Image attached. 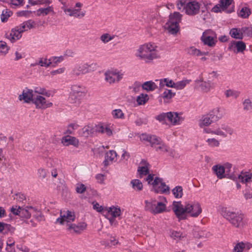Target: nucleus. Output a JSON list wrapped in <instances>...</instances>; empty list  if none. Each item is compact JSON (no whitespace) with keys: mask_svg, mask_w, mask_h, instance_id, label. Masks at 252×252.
<instances>
[{"mask_svg":"<svg viewBox=\"0 0 252 252\" xmlns=\"http://www.w3.org/2000/svg\"><path fill=\"white\" fill-rule=\"evenodd\" d=\"M172 210L179 220H185L187 218V214L192 217H197L202 212V208L199 203H187L185 207L181 202L174 201Z\"/></svg>","mask_w":252,"mask_h":252,"instance_id":"obj_1","label":"nucleus"},{"mask_svg":"<svg viewBox=\"0 0 252 252\" xmlns=\"http://www.w3.org/2000/svg\"><path fill=\"white\" fill-rule=\"evenodd\" d=\"M45 21L42 20L33 21L28 20L24 22L19 26L12 29L9 33L5 34V37L8 39L12 43L20 39L22 37V33L29 29L35 28L39 26H43Z\"/></svg>","mask_w":252,"mask_h":252,"instance_id":"obj_2","label":"nucleus"},{"mask_svg":"<svg viewBox=\"0 0 252 252\" xmlns=\"http://www.w3.org/2000/svg\"><path fill=\"white\" fill-rule=\"evenodd\" d=\"M156 48L157 46L154 44H143L137 50L135 56L146 63H151L154 59H157L159 57Z\"/></svg>","mask_w":252,"mask_h":252,"instance_id":"obj_3","label":"nucleus"},{"mask_svg":"<svg viewBox=\"0 0 252 252\" xmlns=\"http://www.w3.org/2000/svg\"><path fill=\"white\" fill-rule=\"evenodd\" d=\"M177 8L189 15H195L199 13L200 4L196 0H178L176 2Z\"/></svg>","mask_w":252,"mask_h":252,"instance_id":"obj_4","label":"nucleus"},{"mask_svg":"<svg viewBox=\"0 0 252 252\" xmlns=\"http://www.w3.org/2000/svg\"><path fill=\"white\" fill-rule=\"evenodd\" d=\"M220 214L233 226L236 228H241L243 226L244 224L243 214L238 212L231 211L225 207H222L221 208Z\"/></svg>","mask_w":252,"mask_h":252,"instance_id":"obj_5","label":"nucleus"},{"mask_svg":"<svg viewBox=\"0 0 252 252\" xmlns=\"http://www.w3.org/2000/svg\"><path fill=\"white\" fill-rule=\"evenodd\" d=\"M95 68L96 64L95 63H82L76 64L73 68L71 73L73 77H77L89 73Z\"/></svg>","mask_w":252,"mask_h":252,"instance_id":"obj_6","label":"nucleus"},{"mask_svg":"<svg viewBox=\"0 0 252 252\" xmlns=\"http://www.w3.org/2000/svg\"><path fill=\"white\" fill-rule=\"evenodd\" d=\"M85 89L81 85H73L71 87V92L69 97L72 103H79L80 98L84 95Z\"/></svg>","mask_w":252,"mask_h":252,"instance_id":"obj_7","label":"nucleus"},{"mask_svg":"<svg viewBox=\"0 0 252 252\" xmlns=\"http://www.w3.org/2000/svg\"><path fill=\"white\" fill-rule=\"evenodd\" d=\"M17 207V206L15 207H12L11 208V211L13 214L22 218H29L32 214L36 211V209L32 206L23 207L19 206L18 208Z\"/></svg>","mask_w":252,"mask_h":252,"instance_id":"obj_8","label":"nucleus"},{"mask_svg":"<svg viewBox=\"0 0 252 252\" xmlns=\"http://www.w3.org/2000/svg\"><path fill=\"white\" fill-rule=\"evenodd\" d=\"M156 119L160 122L168 120L170 122L174 125H178L182 121V119L178 116L176 112H167L163 113L156 117Z\"/></svg>","mask_w":252,"mask_h":252,"instance_id":"obj_9","label":"nucleus"},{"mask_svg":"<svg viewBox=\"0 0 252 252\" xmlns=\"http://www.w3.org/2000/svg\"><path fill=\"white\" fill-rule=\"evenodd\" d=\"M75 215L74 211L69 210H61L60 211V217L56 220V222L61 224H63L66 222L67 226L75 220Z\"/></svg>","mask_w":252,"mask_h":252,"instance_id":"obj_10","label":"nucleus"},{"mask_svg":"<svg viewBox=\"0 0 252 252\" xmlns=\"http://www.w3.org/2000/svg\"><path fill=\"white\" fill-rule=\"evenodd\" d=\"M104 75L105 81L110 84L119 82L123 77V73L117 70H107Z\"/></svg>","mask_w":252,"mask_h":252,"instance_id":"obj_11","label":"nucleus"},{"mask_svg":"<svg viewBox=\"0 0 252 252\" xmlns=\"http://www.w3.org/2000/svg\"><path fill=\"white\" fill-rule=\"evenodd\" d=\"M217 36L216 34L212 30L205 31L201 37V39L204 44L210 47L214 46L216 42Z\"/></svg>","mask_w":252,"mask_h":252,"instance_id":"obj_12","label":"nucleus"},{"mask_svg":"<svg viewBox=\"0 0 252 252\" xmlns=\"http://www.w3.org/2000/svg\"><path fill=\"white\" fill-rule=\"evenodd\" d=\"M181 21V17H169V19L166 24V27L168 32L175 34L179 31V23Z\"/></svg>","mask_w":252,"mask_h":252,"instance_id":"obj_13","label":"nucleus"},{"mask_svg":"<svg viewBox=\"0 0 252 252\" xmlns=\"http://www.w3.org/2000/svg\"><path fill=\"white\" fill-rule=\"evenodd\" d=\"M153 189L156 192L166 193L169 191V187L162 182L161 178L156 177L152 183Z\"/></svg>","mask_w":252,"mask_h":252,"instance_id":"obj_14","label":"nucleus"},{"mask_svg":"<svg viewBox=\"0 0 252 252\" xmlns=\"http://www.w3.org/2000/svg\"><path fill=\"white\" fill-rule=\"evenodd\" d=\"M246 48V44L243 41L233 40L229 44L228 49L235 53H243Z\"/></svg>","mask_w":252,"mask_h":252,"instance_id":"obj_15","label":"nucleus"},{"mask_svg":"<svg viewBox=\"0 0 252 252\" xmlns=\"http://www.w3.org/2000/svg\"><path fill=\"white\" fill-rule=\"evenodd\" d=\"M32 102L35 105L36 108L41 109H45L52 105L51 102H48L44 97L40 95H35Z\"/></svg>","mask_w":252,"mask_h":252,"instance_id":"obj_16","label":"nucleus"},{"mask_svg":"<svg viewBox=\"0 0 252 252\" xmlns=\"http://www.w3.org/2000/svg\"><path fill=\"white\" fill-rule=\"evenodd\" d=\"M233 1V0H220L219 4L213 7L211 9V11L215 13L221 12V11H227V7L231 5Z\"/></svg>","mask_w":252,"mask_h":252,"instance_id":"obj_17","label":"nucleus"},{"mask_svg":"<svg viewBox=\"0 0 252 252\" xmlns=\"http://www.w3.org/2000/svg\"><path fill=\"white\" fill-rule=\"evenodd\" d=\"M96 126L87 125L84 126L78 131V134L83 137L88 138L93 136L95 133Z\"/></svg>","mask_w":252,"mask_h":252,"instance_id":"obj_18","label":"nucleus"},{"mask_svg":"<svg viewBox=\"0 0 252 252\" xmlns=\"http://www.w3.org/2000/svg\"><path fill=\"white\" fill-rule=\"evenodd\" d=\"M175 93L172 90L165 89L163 93L158 97V101L160 103L167 104L171 101L172 98L175 95Z\"/></svg>","mask_w":252,"mask_h":252,"instance_id":"obj_19","label":"nucleus"},{"mask_svg":"<svg viewBox=\"0 0 252 252\" xmlns=\"http://www.w3.org/2000/svg\"><path fill=\"white\" fill-rule=\"evenodd\" d=\"M86 223L83 222H80L77 224L71 223L68 224L67 229L71 233L80 234L86 228Z\"/></svg>","mask_w":252,"mask_h":252,"instance_id":"obj_20","label":"nucleus"},{"mask_svg":"<svg viewBox=\"0 0 252 252\" xmlns=\"http://www.w3.org/2000/svg\"><path fill=\"white\" fill-rule=\"evenodd\" d=\"M82 5V3L78 2L75 4V7L77 8H63V11L66 14L67 12H69V16H84L85 12L81 11L80 9Z\"/></svg>","mask_w":252,"mask_h":252,"instance_id":"obj_21","label":"nucleus"},{"mask_svg":"<svg viewBox=\"0 0 252 252\" xmlns=\"http://www.w3.org/2000/svg\"><path fill=\"white\" fill-rule=\"evenodd\" d=\"M35 94H33V91L27 88L23 90L22 94L19 95V99L24 100L25 102L28 103L31 101L33 102V99Z\"/></svg>","mask_w":252,"mask_h":252,"instance_id":"obj_22","label":"nucleus"},{"mask_svg":"<svg viewBox=\"0 0 252 252\" xmlns=\"http://www.w3.org/2000/svg\"><path fill=\"white\" fill-rule=\"evenodd\" d=\"M140 140L144 143H149L152 147L155 146V143H158V137L156 135L143 133L140 136Z\"/></svg>","mask_w":252,"mask_h":252,"instance_id":"obj_23","label":"nucleus"},{"mask_svg":"<svg viewBox=\"0 0 252 252\" xmlns=\"http://www.w3.org/2000/svg\"><path fill=\"white\" fill-rule=\"evenodd\" d=\"M62 143L65 146L73 145L75 147H78L79 145V140L75 137L70 135H66L63 136L61 140Z\"/></svg>","mask_w":252,"mask_h":252,"instance_id":"obj_24","label":"nucleus"},{"mask_svg":"<svg viewBox=\"0 0 252 252\" xmlns=\"http://www.w3.org/2000/svg\"><path fill=\"white\" fill-rule=\"evenodd\" d=\"M212 170L214 173L219 179L226 177L225 173V167L220 165H215L213 166Z\"/></svg>","mask_w":252,"mask_h":252,"instance_id":"obj_25","label":"nucleus"},{"mask_svg":"<svg viewBox=\"0 0 252 252\" xmlns=\"http://www.w3.org/2000/svg\"><path fill=\"white\" fill-rule=\"evenodd\" d=\"M117 156V154L114 150H110L107 152L105 157V160L103 162L104 165L107 166L109 164L110 162L115 161Z\"/></svg>","mask_w":252,"mask_h":252,"instance_id":"obj_26","label":"nucleus"},{"mask_svg":"<svg viewBox=\"0 0 252 252\" xmlns=\"http://www.w3.org/2000/svg\"><path fill=\"white\" fill-rule=\"evenodd\" d=\"M158 143H155L154 147L157 151H160L162 153H165L169 152V147L162 142L160 138H158Z\"/></svg>","mask_w":252,"mask_h":252,"instance_id":"obj_27","label":"nucleus"},{"mask_svg":"<svg viewBox=\"0 0 252 252\" xmlns=\"http://www.w3.org/2000/svg\"><path fill=\"white\" fill-rule=\"evenodd\" d=\"M209 114L213 118V120H214L215 122H216L221 119L223 115L222 110L219 108H216L213 109Z\"/></svg>","mask_w":252,"mask_h":252,"instance_id":"obj_28","label":"nucleus"},{"mask_svg":"<svg viewBox=\"0 0 252 252\" xmlns=\"http://www.w3.org/2000/svg\"><path fill=\"white\" fill-rule=\"evenodd\" d=\"M252 175L248 172H243L237 176V178L235 179L239 180V181L242 183H247L251 182Z\"/></svg>","mask_w":252,"mask_h":252,"instance_id":"obj_29","label":"nucleus"},{"mask_svg":"<svg viewBox=\"0 0 252 252\" xmlns=\"http://www.w3.org/2000/svg\"><path fill=\"white\" fill-rule=\"evenodd\" d=\"M230 36L235 39H242L243 38L241 28H233L229 32Z\"/></svg>","mask_w":252,"mask_h":252,"instance_id":"obj_30","label":"nucleus"},{"mask_svg":"<svg viewBox=\"0 0 252 252\" xmlns=\"http://www.w3.org/2000/svg\"><path fill=\"white\" fill-rule=\"evenodd\" d=\"M213 122H215V121L214 120H213V118L209 113L204 116L202 118V119L201 120L199 124V126L200 127H203L204 126H208Z\"/></svg>","mask_w":252,"mask_h":252,"instance_id":"obj_31","label":"nucleus"},{"mask_svg":"<svg viewBox=\"0 0 252 252\" xmlns=\"http://www.w3.org/2000/svg\"><path fill=\"white\" fill-rule=\"evenodd\" d=\"M108 214L111 217H118L122 214L121 209L119 207L112 206L108 209Z\"/></svg>","mask_w":252,"mask_h":252,"instance_id":"obj_32","label":"nucleus"},{"mask_svg":"<svg viewBox=\"0 0 252 252\" xmlns=\"http://www.w3.org/2000/svg\"><path fill=\"white\" fill-rule=\"evenodd\" d=\"M159 81L160 89L163 88L164 86L174 88L175 82L173 80H170L169 78L161 79H160Z\"/></svg>","mask_w":252,"mask_h":252,"instance_id":"obj_33","label":"nucleus"},{"mask_svg":"<svg viewBox=\"0 0 252 252\" xmlns=\"http://www.w3.org/2000/svg\"><path fill=\"white\" fill-rule=\"evenodd\" d=\"M166 210V205L161 202H156V205L155 206L154 214H160Z\"/></svg>","mask_w":252,"mask_h":252,"instance_id":"obj_34","label":"nucleus"},{"mask_svg":"<svg viewBox=\"0 0 252 252\" xmlns=\"http://www.w3.org/2000/svg\"><path fill=\"white\" fill-rule=\"evenodd\" d=\"M145 210L154 214L155 206L156 205V201L153 199H152L150 201L145 200Z\"/></svg>","mask_w":252,"mask_h":252,"instance_id":"obj_35","label":"nucleus"},{"mask_svg":"<svg viewBox=\"0 0 252 252\" xmlns=\"http://www.w3.org/2000/svg\"><path fill=\"white\" fill-rule=\"evenodd\" d=\"M142 89L147 91H153L157 88V85L152 81H147L144 83L142 86Z\"/></svg>","mask_w":252,"mask_h":252,"instance_id":"obj_36","label":"nucleus"},{"mask_svg":"<svg viewBox=\"0 0 252 252\" xmlns=\"http://www.w3.org/2000/svg\"><path fill=\"white\" fill-rule=\"evenodd\" d=\"M223 167H225V173L226 177L229 178L233 180H235V179L237 178V176L230 174V169L232 167V164L227 163L224 164Z\"/></svg>","mask_w":252,"mask_h":252,"instance_id":"obj_37","label":"nucleus"},{"mask_svg":"<svg viewBox=\"0 0 252 252\" xmlns=\"http://www.w3.org/2000/svg\"><path fill=\"white\" fill-rule=\"evenodd\" d=\"M187 52L189 55L193 56H200L205 55L204 53L192 46L188 48Z\"/></svg>","mask_w":252,"mask_h":252,"instance_id":"obj_38","label":"nucleus"},{"mask_svg":"<svg viewBox=\"0 0 252 252\" xmlns=\"http://www.w3.org/2000/svg\"><path fill=\"white\" fill-rule=\"evenodd\" d=\"M242 105L244 111L252 112V102L250 99H245L243 101Z\"/></svg>","mask_w":252,"mask_h":252,"instance_id":"obj_39","label":"nucleus"},{"mask_svg":"<svg viewBox=\"0 0 252 252\" xmlns=\"http://www.w3.org/2000/svg\"><path fill=\"white\" fill-rule=\"evenodd\" d=\"M204 131L207 133H212L222 136L223 137H226V134L222 131L220 128H218L215 130H212L211 128L204 129Z\"/></svg>","mask_w":252,"mask_h":252,"instance_id":"obj_40","label":"nucleus"},{"mask_svg":"<svg viewBox=\"0 0 252 252\" xmlns=\"http://www.w3.org/2000/svg\"><path fill=\"white\" fill-rule=\"evenodd\" d=\"M190 80H184L181 81L177 82L176 83H175L174 88H175L177 90L183 89L187 84L190 83Z\"/></svg>","mask_w":252,"mask_h":252,"instance_id":"obj_41","label":"nucleus"},{"mask_svg":"<svg viewBox=\"0 0 252 252\" xmlns=\"http://www.w3.org/2000/svg\"><path fill=\"white\" fill-rule=\"evenodd\" d=\"M148 164H149L146 161H144V166L138 167L137 171L140 177L142 175H146L149 174V169L147 166Z\"/></svg>","mask_w":252,"mask_h":252,"instance_id":"obj_42","label":"nucleus"},{"mask_svg":"<svg viewBox=\"0 0 252 252\" xmlns=\"http://www.w3.org/2000/svg\"><path fill=\"white\" fill-rule=\"evenodd\" d=\"M130 184L132 185L133 189L136 190L140 191L143 188L142 183L138 179L132 180Z\"/></svg>","mask_w":252,"mask_h":252,"instance_id":"obj_43","label":"nucleus"},{"mask_svg":"<svg viewBox=\"0 0 252 252\" xmlns=\"http://www.w3.org/2000/svg\"><path fill=\"white\" fill-rule=\"evenodd\" d=\"M149 100V96L147 94H141L137 96L136 101L139 105H144Z\"/></svg>","mask_w":252,"mask_h":252,"instance_id":"obj_44","label":"nucleus"},{"mask_svg":"<svg viewBox=\"0 0 252 252\" xmlns=\"http://www.w3.org/2000/svg\"><path fill=\"white\" fill-rule=\"evenodd\" d=\"M238 16H250L251 14V9L247 6H243L239 8Z\"/></svg>","mask_w":252,"mask_h":252,"instance_id":"obj_45","label":"nucleus"},{"mask_svg":"<svg viewBox=\"0 0 252 252\" xmlns=\"http://www.w3.org/2000/svg\"><path fill=\"white\" fill-rule=\"evenodd\" d=\"M224 94L226 97H232L234 98H236L239 95L240 93L236 91L228 90L225 91Z\"/></svg>","mask_w":252,"mask_h":252,"instance_id":"obj_46","label":"nucleus"},{"mask_svg":"<svg viewBox=\"0 0 252 252\" xmlns=\"http://www.w3.org/2000/svg\"><path fill=\"white\" fill-rule=\"evenodd\" d=\"M172 193L176 198H181L183 195V189L181 186H177L172 189Z\"/></svg>","mask_w":252,"mask_h":252,"instance_id":"obj_47","label":"nucleus"},{"mask_svg":"<svg viewBox=\"0 0 252 252\" xmlns=\"http://www.w3.org/2000/svg\"><path fill=\"white\" fill-rule=\"evenodd\" d=\"M241 31L243 34V37L244 36H247L248 37H252V27H244L241 28Z\"/></svg>","mask_w":252,"mask_h":252,"instance_id":"obj_48","label":"nucleus"},{"mask_svg":"<svg viewBox=\"0 0 252 252\" xmlns=\"http://www.w3.org/2000/svg\"><path fill=\"white\" fill-rule=\"evenodd\" d=\"M112 115L113 117L115 119H124V114L122 112V111L120 109H115L112 111Z\"/></svg>","mask_w":252,"mask_h":252,"instance_id":"obj_49","label":"nucleus"},{"mask_svg":"<svg viewBox=\"0 0 252 252\" xmlns=\"http://www.w3.org/2000/svg\"><path fill=\"white\" fill-rule=\"evenodd\" d=\"M206 142L207 143L208 145L212 148L219 147L220 145L219 141L214 138H209L206 140Z\"/></svg>","mask_w":252,"mask_h":252,"instance_id":"obj_50","label":"nucleus"},{"mask_svg":"<svg viewBox=\"0 0 252 252\" xmlns=\"http://www.w3.org/2000/svg\"><path fill=\"white\" fill-rule=\"evenodd\" d=\"M8 51V47L5 42L0 41V55H5Z\"/></svg>","mask_w":252,"mask_h":252,"instance_id":"obj_51","label":"nucleus"},{"mask_svg":"<svg viewBox=\"0 0 252 252\" xmlns=\"http://www.w3.org/2000/svg\"><path fill=\"white\" fill-rule=\"evenodd\" d=\"M114 38V35H111L109 33H104L101 35L100 39L102 42L106 43L113 39Z\"/></svg>","mask_w":252,"mask_h":252,"instance_id":"obj_52","label":"nucleus"},{"mask_svg":"<svg viewBox=\"0 0 252 252\" xmlns=\"http://www.w3.org/2000/svg\"><path fill=\"white\" fill-rule=\"evenodd\" d=\"M79 127V125L76 124H71L69 125L66 130V133L68 134H73L74 130Z\"/></svg>","mask_w":252,"mask_h":252,"instance_id":"obj_53","label":"nucleus"},{"mask_svg":"<svg viewBox=\"0 0 252 252\" xmlns=\"http://www.w3.org/2000/svg\"><path fill=\"white\" fill-rule=\"evenodd\" d=\"M220 128L226 135L227 134H228L229 135H231L233 133V129L231 127L227 125H222L221 127Z\"/></svg>","mask_w":252,"mask_h":252,"instance_id":"obj_54","label":"nucleus"},{"mask_svg":"<svg viewBox=\"0 0 252 252\" xmlns=\"http://www.w3.org/2000/svg\"><path fill=\"white\" fill-rule=\"evenodd\" d=\"M201 89L205 92H208L211 87V83L209 82L202 81L200 85Z\"/></svg>","mask_w":252,"mask_h":252,"instance_id":"obj_55","label":"nucleus"},{"mask_svg":"<svg viewBox=\"0 0 252 252\" xmlns=\"http://www.w3.org/2000/svg\"><path fill=\"white\" fill-rule=\"evenodd\" d=\"M37 174L38 178L42 180L46 177L47 173L45 169L41 168L38 169Z\"/></svg>","mask_w":252,"mask_h":252,"instance_id":"obj_56","label":"nucleus"},{"mask_svg":"<svg viewBox=\"0 0 252 252\" xmlns=\"http://www.w3.org/2000/svg\"><path fill=\"white\" fill-rule=\"evenodd\" d=\"M52 63L51 60H47L46 59H44V60L41 59L38 63H36V64H39L41 66L48 67Z\"/></svg>","mask_w":252,"mask_h":252,"instance_id":"obj_57","label":"nucleus"},{"mask_svg":"<svg viewBox=\"0 0 252 252\" xmlns=\"http://www.w3.org/2000/svg\"><path fill=\"white\" fill-rule=\"evenodd\" d=\"M34 92L35 93L38 94V95L44 94L47 96H49L50 95V94L46 92V90L44 88L36 87L34 89Z\"/></svg>","mask_w":252,"mask_h":252,"instance_id":"obj_58","label":"nucleus"},{"mask_svg":"<svg viewBox=\"0 0 252 252\" xmlns=\"http://www.w3.org/2000/svg\"><path fill=\"white\" fill-rule=\"evenodd\" d=\"M86 190V187L83 184H78L76 185V191L78 193H83Z\"/></svg>","mask_w":252,"mask_h":252,"instance_id":"obj_59","label":"nucleus"},{"mask_svg":"<svg viewBox=\"0 0 252 252\" xmlns=\"http://www.w3.org/2000/svg\"><path fill=\"white\" fill-rule=\"evenodd\" d=\"M38 12H40V14H42L43 15H47L53 12V8L51 6H49L45 8L39 9Z\"/></svg>","mask_w":252,"mask_h":252,"instance_id":"obj_60","label":"nucleus"},{"mask_svg":"<svg viewBox=\"0 0 252 252\" xmlns=\"http://www.w3.org/2000/svg\"><path fill=\"white\" fill-rule=\"evenodd\" d=\"M243 242L238 243L234 247L232 252H243L244 249L243 247Z\"/></svg>","mask_w":252,"mask_h":252,"instance_id":"obj_61","label":"nucleus"},{"mask_svg":"<svg viewBox=\"0 0 252 252\" xmlns=\"http://www.w3.org/2000/svg\"><path fill=\"white\" fill-rule=\"evenodd\" d=\"M14 199L17 202L23 203L24 201L26 200V196L23 194L19 193L15 195Z\"/></svg>","mask_w":252,"mask_h":252,"instance_id":"obj_62","label":"nucleus"},{"mask_svg":"<svg viewBox=\"0 0 252 252\" xmlns=\"http://www.w3.org/2000/svg\"><path fill=\"white\" fill-rule=\"evenodd\" d=\"M10 225L2 222H0V233L3 232V230H8Z\"/></svg>","mask_w":252,"mask_h":252,"instance_id":"obj_63","label":"nucleus"},{"mask_svg":"<svg viewBox=\"0 0 252 252\" xmlns=\"http://www.w3.org/2000/svg\"><path fill=\"white\" fill-rule=\"evenodd\" d=\"M94 126H96L95 133L97 132H100L101 133H105V128H106L107 126H104L101 125H95Z\"/></svg>","mask_w":252,"mask_h":252,"instance_id":"obj_64","label":"nucleus"}]
</instances>
